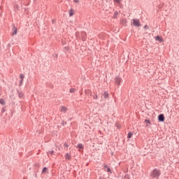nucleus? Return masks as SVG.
Returning a JSON list of instances; mask_svg holds the SVG:
<instances>
[{
    "label": "nucleus",
    "mask_w": 179,
    "mask_h": 179,
    "mask_svg": "<svg viewBox=\"0 0 179 179\" xmlns=\"http://www.w3.org/2000/svg\"><path fill=\"white\" fill-rule=\"evenodd\" d=\"M18 96H19L20 99H22V97H23V95L22 94H19Z\"/></svg>",
    "instance_id": "obj_29"
},
{
    "label": "nucleus",
    "mask_w": 179,
    "mask_h": 179,
    "mask_svg": "<svg viewBox=\"0 0 179 179\" xmlns=\"http://www.w3.org/2000/svg\"><path fill=\"white\" fill-rule=\"evenodd\" d=\"M68 1V2H69L71 0H67Z\"/></svg>",
    "instance_id": "obj_36"
},
{
    "label": "nucleus",
    "mask_w": 179,
    "mask_h": 179,
    "mask_svg": "<svg viewBox=\"0 0 179 179\" xmlns=\"http://www.w3.org/2000/svg\"><path fill=\"white\" fill-rule=\"evenodd\" d=\"M113 2H115V3L120 4V2H122V0H113Z\"/></svg>",
    "instance_id": "obj_20"
},
{
    "label": "nucleus",
    "mask_w": 179,
    "mask_h": 179,
    "mask_svg": "<svg viewBox=\"0 0 179 179\" xmlns=\"http://www.w3.org/2000/svg\"><path fill=\"white\" fill-rule=\"evenodd\" d=\"M132 136H134V133H132L131 131H129V132L127 134V138H128V139H131V138H132Z\"/></svg>",
    "instance_id": "obj_16"
},
{
    "label": "nucleus",
    "mask_w": 179,
    "mask_h": 179,
    "mask_svg": "<svg viewBox=\"0 0 179 179\" xmlns=\"http://www.w3.org/2000/svg\"><path fill=\"white\" fill-rule=\"evenodd\" d=\"M72 120H73V117H69V118L68 119V121H72Z\"/></svg>",
    "instance_id": "obj_31"
},
{
    "label": "nucleus",
    "mask_w": 179,
    "mask_h": 179,
    "mask_svg": "<svg viewBox=\"0 0 179 179\" xmlns=\"http://www.w3.org/2000/svg\"><path fill=\"white\" fill-rule=\"evenodd\" d=\"M52 23H54V20H52Z\"/></svg>",
    "instance_id": "obj_37"
},
{
    "label": "nucleus",
    "mask_w": 179,
    "mask_h": 179,
    "mask_svg": "<svg viewBox=\"0 0 179 179\" xmlns=\"http://www.w3.org/2000/svg\"><path fill=\"white\" fill-rule=\"evenodd\" d=\"M65 159H66V160H71L72 159V156L71 155V153L69 152H66L64 155Z\"/></svg>",
    "instance_id": "obj_12"
},
{
    "label": "nucleus",
    "mask_w": 179,
    "mask_h": 179,
    "mask_svg": "<svg viewBox=\"0 0 179 179\" xmlns=\"http://www.w3.org/2000/svg\"><path fill=\"white\" fill-rule=\"evenodd\" d=\"M54 58H55L57 59V58H58V55H53Z\"/></svg>",
    "instance_id": "obj_30"
},
{
    "label": "nucleus",
    "mask_w": 179,
    "mask_h": 179,
    "mask_svg": "<svg viewBox=\"0 0 179 179\" xmlns=\"http://www.w3.org/2000/svg\"><path fill=\"white\" fill-rule=\"evenodd\" d=\"M60 111L62 113H66L68 111V108H66V106H61V108H60Z\"/></svg>",
    "instance_id": "obj_14"
},
{
    "label": "nucleus",
    "mask_w": 179,
    "mask_h": 179,
    "mask_svg": "<svg viewBox=\"0 0 179 179\" xmlns=\"http://www.w3.org/2000/svg\"><path fill=\"white\" fill-rule=\"evenodd\" d=\"M157 120L158 122H164V121H166V117H164V114L160 113L159 115H158Z\"/></svg>",
    "instance_id": "obj_4"
},
{
    "label": "nucleus",
    "mask_w": 179,
    "mask_h": 179,
    "mask_svg": "<svg viewBox=\"0 0 179 179\" xmlns=\"http://www.w3.org/2000/svg\"><path fill=\"white\" fill-rule=\"evenodd\" d=\"M64 146H65V148H66V149H68V148H69V145H68V143L66 142H65L64 143Z\"/></svg>",
    "instance_id": "obj_23"
},
{
    "label": "nucleus",
    "mask_w": 179,
    "mask_h": 179,
    "mask_svg": "<svg viewBox=\"0 0 179 179\" xmlns=\"http://www.w3.org/2000/svg\"><path fill=\"white\" fill-rule=\"evenodd\" d=\"M12 31V36H15L16 34H17V28H16L15 25H13Z\"/></svg>",
    "instance_id": "obj_10"
},
{
    "label": "nucleus",
    "mask_w": 179,
    "mask_h": 179,
    "mask_svg": "<svg viewBox=\"0 0 179 179\" xmlns=\"http://www.w3.org/2000/svg\"><path fill=\"white\" fill-rule=\"evenodd\" d=\"M127 179H129V178H127Z\"/></svg>",
    "instance_id": "obj_38"
},
{
    "label": "nucleus",
    "mask_w": 179,
    "mask_h": 179,
    "mask_svg": "<svg viewBox=\"0 0 179 179\" xmlns=\"http://www.w3.org/2000/svg\"><path fill=\"white\" fill-rule=\"evenodd\" d=\"M93 99H94L95 100H97L99 99V96H97V94H95L94 96H93Z\"/></svg>",
    "instance_id": "obj_24"
},
{
    "label": "nucleus",
    "mask_w": 179,
    "mask_h": 179,
    "mask_svg": "<svg viewBox=\"0 0 179 179\" xmlns=\"http://www.w3.org/2000/svg\"><path fill=\"white\" fill-rule=\"evenodd\" d=\"M5 111H6V107H3L1 108V114H3V113H5Z\"/></svg>",
    "instance_id": "obj_22"
},
{
    "label": "nucleus",
    "mask_w": 179,
    "mask_h": 179,
    "mask_svg": "<svg viewBox=\"0 0 179 179\" xmlns=\"http://www.w3.org/2000/svg\"><path fill=\"white\" fill-rule=\"evenodd\" d=\"M88 92H89L90 96H93L92 94V91L90 90H88Z\"/></svg>",
    "instance_id": "obj_28"
},
{
    "label": "nucleus",
    "mask_w": 179,
    "mask_h": 179,
    "mask_svg": "<svg viewBox=\"0 0 179 179\" xmlns=\"http://www.w3.org/2000/svg\"><path fill=\"white\" fill-rule=\"evenodd\" d=\"M145 127L149 128V124H146Z\"/></svg>",
    "instance_id": "obj_34"
},
{
    "label": "nucleus",
    "mask_w": 179,
    "mask_h": 179,
    "mask_svg": "<svg viewBox=\"0 0 179 179\" xmlns=\"http://www.w3.org/2000/svg\"><path fill=\"white\" fill-rule=\"evenodd\" d=\"M102 96H103V98L106 99H110V94H108V92L107 91H104Z\"/></svg>",
    "instance_id": "obj_9"
},
{
    "label": "nucleus",
    "mask_w": 179,
    "mask_h": 179,
    "mask_svg": "<svg viewBox=\"0 0 179 179\" xmlns=\"http://www.w3.org/2000/svg\"><path fill=\"white\" fill-rule=\"evenodd\" d=\"M143 29H149V26H148V24H145V25L143 27Z\"/></svg>",
    "instance_id": "obj_26"
},
{
    "label": "nucleus",
    "mask_w": 179,
    "mask_h": 179,
    "mask_svg": "<svg viewBox=\"0 0 179 179\" xmlns=\"http://www.w3.org/2000/svg\"><path fill=\"white\" fill-rule=\"evenodd\" d=\"M122 24H127V20L126 19H123V20H122Z\"/></svg>",
    "instance_id": "obj_21"
},
{
    "label": "nucleus",
    "mask_w": 179,
    "mask_h": 179,
    "mask_svg": "<svg viewBox=\"0 0 179 179\" xmlns=\"http://www.w3.org/2000/svg\"><path fill=\"white\" fill-rule=\"evenodd\" d=\"M41 174H48V167H43L41 171Z\"/></svg>",
    "instance_id": "obj_13"
},
{
    "label": "nucleus",
    "mask_w": 179,
    "mask_h": 179,
    "mask_svg": "<svg viewBox=\"0 0 179 179\" xmlns=\"http://www.w3.org/2000/svg\"><path fill=\"white\" fill-rule=\"evenodd\" d=\"M69 17H72V16H73V15H75V10H73V8H71L69 10Z\"/></svg>",
    "instance_id": "obj_11"
},
{
    "label": "nucleus",
    "mask_w": 179,
    "mask_h": 179,
    "mask_svg": "<svg viewBox=\"0 0 179 179\" xmlns=\"http://www.w3.org/2000/svg\"><path fill=\"white\" fill-rule=\"evenodd\" d=\"M162 176V171L159 169L155 168L150 173V177L152 179H159Z\"/></svg>",
    "instance_id": "obj_1"
},
{
    "label": "nucleus",
    "mask_w": 179,
    "mask_h": 179,
    "mask_svg": "<svg viewBox=\"0 0 179 179\" xmlns=\"http://www.w3.org/2000/svg\"><path fill=\"white\" fill-rule=\"evenodd\" d=\"M23 80H24V75L23 73L20 74V81L19 86H22L23 85Z\"/></svg>",
    "instance_id": "obj_8"
},
{
    "label": "nucleus",
    "mask_w": 179,
    "mask_h": 179,
    "mask_svg": "<svg viewBox=\"0 0 179 179\" xmlns=\"http://www.w3.org/2000/svg\"><path fill=\"white\" fill-rule=\"evenodd\" d=\"M73 2H74L75 3H79V0H73Z\"/></svg>",
    "instance_id": "obj_27"
},
{
    "label": "nucleus",
    "mask_w": 179,
    "mask_h": 179,
    "mask_svg": "<svg viewBox=\"0 0 179 179\" xmlns=\"http://www.w3.org/2000/svg\"><path fill=\"white\" fill-rule=\"evenodd\" d=\"M131 26L134 27H142V24H141V20L139 19L134 18L131 20Z\"/></svg>",
    "instance_id": "obj_2"
},
{
    "label": "nucleus",
    "mask_w": 179,
    "mask_h": 179,
    "mask_svg": "<svg viewBox=\"0 0 179 179\" xmlns=\"http://www.w3.org/2000/svg\"><path fill=\"white\" fill-rule=\"evenodd\" d=\"M85 93H86V94H90L89 93V90H88Z\"/></svg>",
    "instance_id": "obj_33"
},
{
    "label": "nucleus",
    "mask_w": 179,
    "mask_h": 179,
    "mask_svg": "<svg viewBox=\"0 0 179 179\" xmlns=\"http://www.w3.org/2000/svg\"><path fill=\"white\" fill-rule=\"evenodd\" d=\"M119 13L118 11H115L113 14V19H117V16H118Z\"/></svg>",
    "instance_id": "obj_18"
},
{
    "label": "nucleus",
    "mask_w": 179,
    "mask_h": 179,
    "mask_svg": "<svg viewBox=\"0 0 179 179\" xmlns=\"http://www.w3.org/2000/svg\"><path fill=\"white\" fill-rule=\"evenodd\" d=\"M155 41H158V43H164V39H163V37H162V36L160 35H157L156 36H155Z\"/></svg>",
    "instance_id": "obj_6"
},
{
    "label": "nucleus",
    "mask_w": 179,
    "mask_h": 179,
    "mask_svg": "<svg viewBox=\"0 0 179 179\" xmlns=\"http://www.w3.org/2000/svg\"><path fill=\"white\" fill-rule=\"evenodd\" d=\"M62 125L63 127H65V125H66V122L62 121Z\"/></svg>",
    "instance_id": "obj_25"
},
{
    "label": "nucleus",
    "mask_w": 179,
    "mask_h": 179,
    "mask_svg": "<svg viewBox=\"0 0 179 179\" xmlns=\"http://www.w3.org/2000/svg\"><path fill=\"white\" fill-rule=\"evenodd\" d=\"M75 90H76L75 88H70L69 93H75Z\"/></svg>",
    "instance_id": "obj_19"
},
{
    "label": "nucleus",
    "mask_w": 179,
    "mask_h": 179,
    "mask_svg": "<svg viewBox=\"0 0 179 179\" xmlns=\"http://www.w3.org/2000/svg\"><path fill=\"white\" fill-rule=\"evenodd\" d=\"M2 16V14L0 13V17Z\"/></svg>",
    "instance_id": "obj_35"
},
{
    "label": "nucleus",
    "mask_w": 179,
    "mask_h": 179,
    "mask_svg": "<svg viewBox=\"0 0 179 179\" xmlns=\"http://www.w3.org/2000/svg\"><path fill=\"white\" fill-rule=\"evenodd\" d=\"M102 166L103 167L104 171L109 174H113V169L106 164H103Z\"/></svg>",
    "instance_id": "obj_3"
},
{
    "label": "nucleus",
    "mask_w": 179,
    "mask_h": 179,
    "mask_svg": "<svg viewBox=\"0 0 179 179\" xmlns=\"http://www.w3.org/2000/svg\"><path fill=\"white\" fill-rule=\"evenodd\" d=\"M115 82L117 85V87H120V86H121V82H122V78H120V76H116L115 78Z\"/></svg>",
    "instance_id": "obj_5"
},
{
    "label": "nucleus",
    "mask_w": 179,
    "mask_h": 179,
    "mask_svg": "<svg viewBox=\"0 0 179 179\" xmlns=\"http://www.w3.org/2000/svg\"><path fill=\"white\" fill-rule=\"evenodd\" d=\"M0 104L1 106H5V104H6V101H5V99H0Z\"/></svg>",
    "instance_id": "obj_17"
},
{
    "label": "nucleus",
    "mask_w": 179,
    "mask_h": 179,
    "mask_svg": "<svg viewBox=\"0 0 179 179\" xmlns=\"http://www.w3.org/2000/svg\"><path fill=\"white\" fill-rule=\"evenodd\" d=\"M144 122H145V124H148V125H152V122L150 121V119H145V120H144Z\"/></svg>",
    "instance_id": "obj_15"
},
{
    "label": "nucleus",
    "mask_w": 179,
    "mask_h": 179,
    "mask_svg": "<svg viewBox=\"0 0 179 179\" xmlns=\"http://www.w3.org/2000/svg\"><path fill=\"white\" fill-rule=\"evenodd\" d=\"M76 147L77 148V149H78V152H80V153H83V149H85L84 145L79 143Z\"/></svg>",
    "instance_id": "obj_7"
},
{
    "label": "nucleus",
    "mask_w": 179,
    "mask_h": 179,
    "mask_svg": "<svg viewBox=\"0 0 179 179\" xmlns=\"http://www.w3.org/2000/svg\"><path fill=\"white\" fill-rule=\"evenodd\" d=\"M50 155H54V150L50 151Z\"/></svg>",
    "instance_id": "obj_32"
}]
</instances>
